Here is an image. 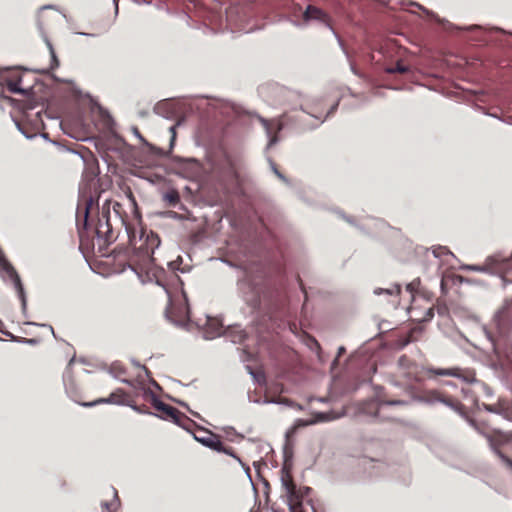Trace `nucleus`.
Listing matches in <instances>:
<instances>
[{"mask_svg": "<svg viewBox=\"0 0 512 512\" xmlns=\"http://www.w3.org/2000/svg\"><path fill=\"white\" fill-rule=\"evenodd\" d=\"M129 242L135 250L133 261L141 269L151 270L155 265L154 251L160 245L159 236L153 231L147 233L142 230L139 239L136 238L135 234L129 235Z\"/></svg>", "mask_w": 512, "mask_h": 512, "instance_id": "20e7f679", "label": "nucleus"}, {"mask_svg": "<svg viewBox=\"0 0 512 512\" xmlns=\"http://www.w3.org/2000/svg\"><path fill=\"white\" fill-rule=\"evenodd\" d=\"M408 67L401 62H397L394 66L387 69L389 73H400L404 74L408 71Z\"/></svg>", "mask_w": 512, "mask_h": 512, "instance_id": "4be33fe9", "label": "nucleus"}, {"mask_svg": "<svg viewBox=\"0 0 512 512\" xmlns=\"http://www.w3.org/2000/svg\"><path fill=\"white\" fill-rule=\"evenodd\" d=\"M2 270L5 272V274L10 278V280L13 282L15 288L18 290L20 297L24 298V291L21 284L20 277L14 267L7 261H3L2 263Z\"/></svg>", "mask_w": 512, "mask_h": 512, "instance_id": "2eb2a0df", "label": "nucleus"}, {"mask_svg": "<svg viewBox=\"0 0 512 512\" xmlns=\"http://www.w3.org/2000/svg\"><path fill=\"white\" fill-rule=\"evenodd\" d=\"M49 45V49H50V52H51V55H52V59L53 61L56 63V65H58V61H57V58H56V55H55V52L52 48V45L51 44H48Z\"/></svg>", "mask_w": 512, "mask_h": 512, "instance_id": "c756f323", "label": "nucleus"}, {"mask_svg": "<svg viewBox=\"0 0 512 512\" xmlns=\"http://www.w3.org/2000/svg\"><path fill=\"white\" fill-rule=\"evenodd\" d=\"M241 161L228 153H224L222 157L214 164V172L218 175L222 182L231 186H239L241 183L240 170Z\"/></svg>", "mask_w": 512, "mask_h": 512, "instance_id": "39448f33", "label": "nucleus"}, {"mask_svg": "<svg viewBox=\"0 0 512 512\" xmlns=\"http://www.w3.org/2000/svg\"><path fill=\"white\" fill-rule=\"evenodd\" d=\"M130 396L122 389L112 392L107 399H99L92 403H84V406H93L98 403L127 404Z\"/></svg>", "mask_w": 512, "mask_h": 512, "instance_id": "ddd939ff", "label": "nucleus"}, {"mask_svg": "<svg viewBox=\"0 0 512 512\" xmlns=\"http://www.w3.org/2000/svg\"><path fill=\"white\" fill-rule=\"evenodd\" d=\"M300 286H301V290L306 294L305 288H304L301 280H300Z\"/></svg>", "mask_w": 512, "mask_h": 512, "instance_id": "f704fd0d", "label": "nucleus"}, {"mask_svg": "<svg viewBox=\"0 0 512 512\" xmlns=\"http://www.w3.org/2000/svg\"><path fill=\"white\" fill-rule=\"evenodd\" d=\"M262 124L266 129L269 136V145L272 146L278 141L277 133L282 129V124L278 120H265L262 119Z\"/></svg>", "mask_w": 512, "mask_h": 512, "instance_id": "4468645a", "label": "nucleus"}, {"mask_svg": "<svg viewBox=\"0 0 512 512\" xmlns=\"http://www.w3.org/2000/svg\"><path fill=\"white\" fill-rule=\"evenodd\" d=\"M154 407L161 414L163 419H171L178 422L183 414L175 407L168 405L160 400L154 399Z\"/></svg>", "mask_w": 512, "mask_h": 512, "instance_id": "9b49d317", "label": "nucleus"}, {"mask_svg": "<svg viewBox=\"0 0 512 512\" xmlns=\"http://www.w3.org/2000/svg\"><path fill=\"white\" fill-rule=\"evenodd\" d=\"M95 200L91 192L85 188L81 189L76 211V223L79 234V249L85 258L95 255L97 246L96 236L89 223V213L94 206Z\"/></svg>", "mask_w": 512, "mask_h": 512, "instance_id": "f257e3e1", "label": "nucleus"}, {"mask_svg": "<svg viewBox=\"0 0 512 512\" xmlns=\"http://www.w3.org/2000/svg\"><path fill=\"white\" fill-rule=\"evenodd\" d=\"M344 351H345V350H344V348H343V347L339 348V355H340L341 353H343Z\"/></svg>", "mask_w": 512, "mask_h": 512, "instance_id": "c9c22d12", "label": "nucleus"}, {"mask_svg": "<svg viewBox=\"0 0 512 512\" xmlns=\"http://www.w3.org/2000/svg\"><path fill=\"white\" fill-rule=\"evenodd\" d=\"M199 432L202 435H195L196 441L212 450L219 449L221 440L217 434L205 429H201Z\"/></svg>", "mask_w": 512, "mask_h": 512, "instance_id": "f8f14e48", "label": "nucleus"}, {"mask_svg": "<svg viewBox=\"0 0 512 512\" xmlns=\"http://www.w3.org/2000/svg\"><path fill=\"white\" fill-rule=\"evenodd\" d=\"M130 262H131V263H130V266H131V267H133V268H134V270H137V267H138L140 270H142V269H141V267H140L139 265H137V264L133 261V256L131 257ZM144 270L146 271V269H144ZM148 271H149V270H147V272H148Z\"/></svg>", "mask_w": 512, "mask_h": 512, "instance_id": "7c9ffc66", "label": "nucleus"}, {"mask_svg": "<svg viewBox=\"0 0 512 512\" xmlns=\"http://www.w3.org/2000/svg\"><path fill=\"white\" fill-rule=\"evenodd\" d=\"M281 482L290 512H316L311 499L312 489L307 486L298 487L286 467L281 470Z\"/></svg>", "mask_w": 512, "mask_h": 512, "instance_id": "7ed1b4c3", "label": "nucleus"}, {"mask_svg": "<svg viewBox=\"0 0 512 512\" xmlns=\"http://www.w3.org/2000/svg\"><path fill=\"white\" fill-rule=\"evenodd\" d=\"M481 434L487 438L497 455L498 451H501L500 447L512 441V432H504L495 428L493 430H481Z\"/></svg>", "mask_w": 512, "mask_h": 512, "instance_id": "9d476101", "label": "nucleus"}, {"mask_svg": "<svg viewBox=\"0 0 512 512\" xmlns=\"http://www.w3.org/2000/svg\"><path fill=\"white\" fill-rule=\"evenodd\" d=\"M102 507L106 512H115L116 509V503L115 502H103Z\"/></svg>", "mask_w": 512, "mask_h": 512, "instance_id": "bb28decb", "label": "nucleus"}, {"mask_svg": "<svg viewBox=\"0 0 512 512\" xmlns=\"http://www.w3.org/2000/svg\"><path fill=\"white\" fill-rule=\"evenodd\" d=\"M503 282L512 283V261L511 260H502L499 263V267L497 268Z\"/></svg>", "mask_w": 512, "mask_h": 512, "instance_id": "dca6fc26", "label": "nucleus"}, {"mask_svg": "<svg viewBox=\"0 0 512 512\" xmlns=\"http://www.w3.org/2000/svg\"><path fill=\"white\" fill-rule=\"evenodd\" d=\"M135 132H136V134L138 135V137H139L142 141H144L143 137L141 136V134L138 132V130H137V129H135Z\"/></svg>", "mask_w": 512, "mask_h": 512, "instance_id": "72a5a7b5", "label": "nucleus"}, {"mask_svg": "<svg viewBox=\"0 0 512 512\" xmlns=\"http://www.w3.org/2000/svg\"><path fill=\"white\" fill-rule=\"evenodd\" d=\"M472 425L474 426V428L481 434V430H493L494 428H491L490 426H488L487 424L483 423V422H478V421H471Z\"/></svg>", "mask_w": 512, "mask_h": 512, "instance_id": "393cba45", "label": "nucleus"}, {"mask_svg": "<svg viewBox=\"0 0 512 512\" xmlns=\"http://www.w3.org/2000/svg\"><path fill=\"white\" fill-rule=\"evenodd\" d=\"M127 196H128L129 201L131 202L132 206L135 209H137L136 199H135V197H134V195H133L131 190L128 191Z\"/></svg>", "mask_w": 512, "mask_h": 512, "instance_id": "c85d7f7f", "label": "nucleus"}, {"mask_svg": "<svg viewBox=\"0 0 512 512\" xmlns=\"http://www.w3.org/2000/svg\"><path fill=\"white\" fill-rule=\"evenodd\" d=\"M493 323L498 333L496 338L490 336L493 351L500 364L505 365L512 362V343L508 338L512 328V300L496 312Z\"/></svg>", "mask_w": 512, "mask_h": 512, "instance_id": "f03ea898", "label": "nucleus"}, {"mask_svg": "<svg viewBox=\"0 0 512 512\" xmlns=\"http://www.w3.org/2000/svg\"><path fill=\"white\" fill-rule=\"evenodd\" d=\"M163 199L167 205L174 207L180 202V195L177 190L171 189L163 195Z\"/></svg>", "mask_w": 512, "mask_h": 512, "instance_id": "6ab92c4d", "label": "nucleus"}, {"mask_svg": "<svg viewBox=\"0 0 512 512\" xmlns=\"http://www.w3.org/2000/svg\"><path fill=\"white\" fill-rule=\"evenodd\" d=\"M215 451L217 452H222V453H225L231 457H233L234 459H236L237 461H239L241 463V460L240 458L235 454L234 452V449L232 447H227L225 446L222 441L220 442V447L219 449H215Z\"/></svg>", "mask_w": 512, "mask_h": 512, "instance_id": "aec40b11", "label": "nucleus"}, {"mask_svg": "<svg viewBox=\"0 0 512 512\" xmlns=\"http://www.w3.org/2000/svg\"><path fill=\"white\" fill-rule=\"evenodd\" d=\"M419 284H420V280H419V279H416V280H414V281L410 282L409 284H407L406 289H407L409 292L413 293V292L417 289V287L419 286Z\"/></svg>", "mask_w": 512, "mask_h": 512, "instance_id": "cd10ccee", "label": "nucleus"}, {"mask_svg": "<svg viewBox=\"0 0 512 512\" xmlns=\"http://www.w3.org/2000/svg\"><path fill=\"white\" fill-rule=\"evenodd\" d=\"M22 78L20 75L12 76L5 80L7 89L11 93L25 94V90L20 86Z\"/></svg>", "mask_w": 512, "mask_h": 512, "instance_id": "a211bd4d", "label": "nucleus"}, {"mask_svg": "<svg viewBox=\"0 0 512 512\" xmlns=\"http://www.w3.org/2000/svg\"><path fill=\"white\" fill-rule=\"evenodd\" d=\"M398 377L403 379L405 384H412L421 380L419 366L411 361L406 355L398 359Z\"/></svg>", "mask_w": 512, "mask_h": 512, "instance_id": "6e6552de", "label": "nucleus"}, {"mask_svg": "<svg viewBox=\"0 0 512 512\" xmlns=\"http://www.w3.org/2000/svg\"><path fill=\"white\" fill-rule=\"evenodd\" d=\"M432 253L436 258H440L444 255L450 254V251L445 246H436V247H432Z\"/></svg>", "mask_w": 512, "mask_h": 512, "instance_id": "b1692460", "label": "nucleus"}, {"mask_svg": "<svg viewBox=\"0 0 512 512\" xmlns=\"http://www.w3.org/2000/svg\"><path fill=\"white\" fill-rule=\"evenodd\" d=\"M400 291H401L400 286L395 284V285H393L392 288H389V289L378 288L375 290V294L380 295L382 293H386L388 295H398V294H400Z\"/></svg>", "mask_w": 512, "mask_h": 512, "instance_id": "412c9836", "label": "nucleus"}, {"mask_svg": "<svg viewBox=\"0 0 512 512\" xmlns=\"http://www.w3.org/2000/svg\"><path fill=\"white\" fill-rule=\"evenodd\" d=\"M429 373L435 376L456 377L466 383L476 381V373L471 368L450 367V368H430Z\"/></svg>", "mask_w": 512, "mask_h": 512, "instance_id": "1a4fd4ad", "label": "nucleus"}, {"mask_svg": "<svg viewBox=\"0 0 512 512\" xmlns=\"http://www.w3.org/2000/svg\"><path fill=\"white\" fill-rule=\"evenodd\" d=\"M498 457L506 464V466L512 469V459L506 456L502 451H498Z\"/></svg>", "mask_w": 512, "mask_h": 512, "instance_id": "a878e982", "label": "nucleus"}, {"mask_svg": "<svg viewBox=\"0 0 512 512\" xmlns=\"http://www.w3.org/2000/svg\"><path fill=\"white\" fill-rule=\"evenodd\" d=\"M274 172L279 178L284 179L283 175L276 168H274Z\"/></svg>", "mask_w": 512, "mask_h": 512, "instance_id": "473e14b6", "label": "nucleus"}, {"mask_svg": "<svg viewBox=\"0 0 512 512\" xmlns=\"http://www.w3.org/2000/svg\"><path fill=\"white\" fill-rule=\"evenodd\" d=\"M326 18L327 15L321 9L313 5H309L304 12V19L306 21L316 19L325 22Z\"/></svg>", "mask_w": 512, "mask_h": 512, "instance_id": "f3484780", "label": "nucleus"}, {"mask_svg": "<svg viewBox=\"0 0 512 512\" xmlns=\"http://www.w3.org/2000/svg\"><path fill=\"white\" fill-rule=\"evenodd\" d=\"M424 399L428 403H442L457 413L464 414L465 406L461 403L457 396H452L444 391L429 390L424 394Z\"/></svg>", "mask_w": 512, "mask_h": 512, "instance_id": "0eeeda50", "label": "nucleus"}, {"mask_svg": "<svg viewBox=\"0 0 512 512\" xmlns=\"http://www.w3.org/2000/svg\"><path fill=\"white\" fill-rule=\"evenodd\" d=\"M121 208V204L118 203V202H115L114 205H113V209L116 213H119V210Z\"/></svg>", "mask_w": 512, "mask_h": 512, "instance_id": "2f4dec72", "label": "nucleus"}, {"mask_svg": "<svg viewBox=\"0 0 512 512\" xmlns=\"http://www.w3.org/2000/svg\"><path fill=\"white\" fill-rule=\"evenodd\" d=\"M406 405L407 402L404 401V400H391V401H384V400H381L378 404V407H377V411L375 413V416H379V412H380V409L382 408L383 405Z\"/></svg>", "mask_w": 512, "mask_h": 512, "instance_id": "5701e85b", "label": "nucleus"}, {"mask_svg": "<svg viewBox=\"0 0 512 512\" xmlns=\"http://www.w3.org/2000/svg\"><path fill=\"white\" fill-rule=\"evenodd\" d=\"M92 231L96 236L98 253L101 255L105 254V249L115 239V233L110 223V212L103 207L102 213L98 216V220L95 226H92Z\"/></svg>", "mask_w": 512, "mask_h": 512, "instance_id": "423d86ee", "label": "nucleus"}]
</instances>
